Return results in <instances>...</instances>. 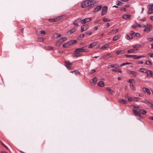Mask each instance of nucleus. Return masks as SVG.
<instances>
[{"instance_id": "14", "label": "nucleus", "mask_w": 153, "mask_h": 153, "mask_svg": "<svg viewBox=\"0 0 153 153\" xmlns=\"http://www.w3.org/2000/svg\"><path fill=\"white\" fill-rule=\"evenodd\" d=\"M106 90L111 95L113 94L115 92L114 91L112 90L109 87H107L106 88Z\"/></svg>"}, {"instance_id": "1", "label": "nucleus", "mask_w": 153, "mask_h": 153, "mask_svg": "<svg viewBox=\"0 0 153 153\" xmlns=\"http://www.w3.org/2000/svg\"><path fill=\"white\" fill-rule=\"evenodd\" d=\"M96 3V2L94 0H87L82 3L81 7L82 8H85L89 6L94 4Z\"/></svg>"}, {"instance_id": "57", "label": "nucleus", "mask_w": 153, "mask_h": 153, "mask_svg": "<svg viewBox=\"0 0 153 153\" xmlns=\"http://www.w3.org/2000/svg\"><path fill=\"white\" fill-rule=\"evenodd\" d=\"M148 54L151 57H153V53H149Z\"/></svg>"}, {"instance_id": "20", "label": "nucleus", "mask_w": 153, "mask_h": 153, "mask_svg": "<svg viewBox=\"0 0 153 153\" xmlns=\"http://www.w3.org/2000/svg\"><path fill=\"white\" fill-rule=\"evenodd\" d=\"M147 76L149 77H151L152 74V72L150 70H149L147 72Z\"/></svg>"}, {"instance_id": "61", "label": "nucleus", "mask_w": 153, "mask_h": 153, "mask_svg": "<svg viewBox=\"0 0 153 153\" xmlns=\"http://www.w3.org/2000/svg\"><path fill=\"white\" fill-rule=\"evenodd\" d=\"M134 33L135 32L134 31H131L130 33V35H131V36H132L133 35H134Z\"/></svg>"}, {"instance_id": "63", "label": "nucleus", "mask_w": 153, "mask_h": 153, "mask_svg": "<svg viewBox=\"0 0 153 153\" xmlns=\"http://www.w3.org/2000/svg\"><path fill=\"white\" fill-rule=\"evenodd\" d=\"M121 3H122V2H121L120 1H118L117 5H118V6L121 5Z\"/></svg>"}, {"instance_id": "24", "label": "nucleus", "mask_w": 153, "mask_h": 153, "mask_svg": "<svg viewBox=\"0 0 153 153\" xmlns=\"http://www.w3.org/2000/svg\"><path fill=\"white\" fill-rule=\"evenodd\" d=\"M138 49H129L128 50L127 52L128 53H131L134 52L138 50Z\"/></svg>"}, {"instance_id": "23", "label": "nucleus", "mask_w": 153, "mask_h": 153, "mask_svg": "<svg viewBox=\"0 0 153 153\" xmlns=\"http://www.w3.org/2000/svg\"><path fill=\"white\" fill-rule=\"evenodd\" d=\"M98 86L100 87H103L105 84L104 82L103 81H100L97 84Z\"/></svg>"}, {"instance_id": "47", "label": "nucleus", "mask_w": 153, "mask_h": 153, "mask_svg": "<svg viewBox=\"0 0 153 153\" xmlns=\"http://www.w3.org/2000/svg\"><path fill=\"white\" fill-rule=\"evenodd\" d=\"M152 7H153V4H150L147 6V7L148 8H152Z\"/></svg>"}, {"instance_id": "18", "label": "nucleus", "mask_w": 153, "mask_h": 153, "mask_svg": "<svg viewBox=\"0 0 153 153\" xmlns=\"http://www.w3.org/2000/svg\"><path fill=\"white\" fill-rule=\"evenodd\" d=\"M65 66L67 68H69V67L71 66L72 65V63L68 61H66L65 62Z\"/></svg>"}, {"instance_id": "54", "label": "nucleus", "mask_w": 153, "mask_h": 153, "mask_svg": "<svg viewBox=\"0 0 153 153\" xmlns=\"http://www.w3.org/2000/svg\"><path fill=\"white\" fill-rule=\"evenodd\" d=\"M51 22H55L54 19H48Z\"/></svg>"}, {"instance_id": "50", "label": "nucleus", "mask_w": 153, "mask_h": 153, "mask_svg": "<svg viewBox=\"0 0 153 153\" xmlns=\"http://www.w3.org/2000/svg\"><path fill=\"white\" fill-rule=\"evenodd\" d=\"M135 35L137 38H140V34L139 33H136L135 34Z\"/></svg>"}, {"instance_id": "17", "label": "nucleus", "mask_w": 153, "mask_h": 153, "mask_svg": "<svg viewBox=\"0 0 153 153\" xmlns=\"http://www.w3.org/2000/svg\"><path fill=\"white\" fill-rule=\"evenodd\" d=\"M126 52L125 50H118L116 51V53L118 55H120L123 54Z\"/></svg>"}, {"instance_id": "41", "label": "nucleus", "mask_w": 153, "mask_h": 153, "mask_svg": "<svg viewBox=\"0 0 153 153\" xmlns=\"http://www.w3.org/2000/svg\"><path fill=\"white\" fill-rule=\"evenodd\" d=\"M133 113L135 114L136 115L138 116V114H139V113L138 112L137 110H133Z\"/></svg>"}, {"instance_id": "6", "label": "nucleus", "mask_w": 153, "mask_h": 153, "mask_svg": "<svg viewBox=\"0 0 153 153\" xmlns=\"http://www.w3.org/2000/svg\"><path fill=\"white\" fill-rule=\"evenodd\" d=\"M91 20L92 19L91 18H86L81 20V23L84 24Z\"/></svg>"}, {"instance_id": "37", "label": "nucleus", "mask_w": 153, "mask_h": 153, "mask_svg": "<svg viewBox=\"0 0 153 153\" xmlns=\"http://www.w3.org/2000/svg\"><path fill=\"white\" fill-rule=\"evenodd\" d=\"M43 41V39L42 37L39 38L37 39V41L38 42H42Z\"/></svg>"}, {"instance_id": "11", "label": "nucleus", "mask_w": 153, "mask_h": 153, "mask_svg": "<svg viewBox=\"0 0 153 153\" xmlns=\"http://www.w3.org/2000/svg\"><path fill=\"white\" fill-rule=\"evenodd\" d=\"M142 90L144 92L147 93L149 95L151 94V92L148 88H144L142 89Z\"/></svg>"}, {"instance_id": "10", "label": "nucleus", "mask_w": 153, "mask_h": 153, "mask_svg": "<svg viewBox=\"0 0 153 153\" xmlns=\"http://www.w3.org/2000/svg\"><path fill=\"white\" fill-rule=\"evenodd\" d=\"M110 54L108 53L104 56H103L102 57H101L100 59H109L110 57H111V56H110Z\"/></svg>"}, {"instance_id": "31", "label": "nucleus", "mask_w": 153, "mask_h": 153, "mask_svg": "<svg viewBox=\"0 0 153 153\" xmlns=\"http://www.w3.org/2000/svg\"><path fill=\"white\" fill-rule=\"evenodd\" d=\"M145 64L146 65H152V63L149 60H148L145 62Z\"/></svg>"}, {"instance_id": "60", "label": "nucleus", "mask_w": 153, "mask_h": 153, "mask_svg": "<svg viewBox=\"0 0 153 153\" xmlns=\"http://www.w3.org/2000/svg\"><path fill=\"white\" fill-rule=\"evenodd\" d=\"M68 44H69V46L70 45H73V44L72 43V42H71V40L68 41Z\"/></svg>"}, {"instance_id": "53", "label": "nucleus", "mask_w": 153, "mask_h": 153, "mask_svg": "<svg viewBox=\"0 0 153 153\" xmlns=\"http://www.w3.org/2000/svg\"><path fill=\"white\" fill-rule=\"evenodd\" d=\"M133 100L134 101H137L138 100V98L137 97H135L134 98Z\"/></svg>"}, {"instance_id": "48", "label": "nucleus", "mask_w": 153, "mask_h": 153, "mask_svg": "<svg viewBox=\"0 0 153 153\" xmlns=\"http://www.w3.org/2000/svg\"><path fill=\"white\" fill-rule=\"evenodd\" d=\"M143 31L145 32L148 33L149 32H150L151 30H148V29L146 28L144 29Z\"/></svg>"}, {"instance_id": "43", "label": "nucleus", "mask_w": 153, "mask_h": 153, "mask_svg": "<svg viewBox=\"0 0 153 153\" xmlns=\"http://www.w3.org/2000/svg\"><path fill=\"white\" fill-rule=\"evenodd\" d=\"M118 31V30L117 29L115 30H113L111 33L112 34H114V33H117Z\"/></svg>"}, {"instance_id": "56", "label": "nucleus", "mask_w": 153, "mask_h": 153, "mask_svg": "<svg viewBox=\"0 0 153 153\" xmlns=\"http://www.w3.org/2000/svg\"><path fill=\"white\" fill-rule=\"evenodd\" d=\"M96 71V70H92L89 73L90 74H92L93 73H94Z\"/></svg>"}, {"instance_id": "27", "label": "nucleus", "mask_w": 153, "mask_h": 153, "mask_svg": "<svg viewBox=\"0 0 153 153\" xmlns=\"http://www.w3.org/2000/svg\"><path fill=\"white\" fill-rule=\"evenodd\" d=\"M132 27L133 28H135L137 27H141V25L138 23H136V25H132Z\"/></svg>"}, {"instance_id": "44", "label": "nucleus", "mask_w": 153, "mask_h": 153, "mask_svg": "<svg viewBox=\"0 0 153 153\" xmlns=\"http://www.w3.org/2000/svg\"><path fill=\"white\" fill-rule=\"evenodd\" d=\"M136 56V55H125V56L127 57H134Z\"/></svg>"}, {"instance_id": "30", "label": "nucleus", "mask_w": 153, "mask_h": 153, "mask_svg": "<svg viewBox=\"0 0 153 153\" xmlns=\"http://www.w3.org/2000/svg\"><path fill=\"white\" fill-rule=\"evenodd\" d=\"M149 9L148 13L149 14H152L153 13V8H149Z\"/></svg>"}, {"instance_id": "32", "label": "nucleus", "mask_w": 153, "mask_h": 153, "mask_svg": "<svg viewBox=\"0 0 153 153\" xmlns=\"http://www.w3.org/2000/svg\"><path fill=\"white\" fill-rule=\"evenodd\" d=\"M97 77H95L92 80V81L91 82L92 83H93L94 84H95L96 83L97 81Z\"/></svg>"}, {"instance_id": "62", "label": "nucleus", "mask_w": 153, "mask_h": 153, "mask_svg": "<svg viewBox=\"0 0 153 153\" xmlns=\"http://www.w3.org/2000/svg\"><path fill=\"white\" fill-rule=\"evenodd\" d=\"M145 70V69L143 68H141L140 69V71L141 72L143 73L144 72V70Z\"/></svg>"}, {"instance_id": "26", "label": "nucleus", "mask_w": 153, "mask_h": 153, "mask_svg": "<svg viewBox=\"0 0 153 153\" xmlns=\"http://www.w3.org/2000/svg\"><path fill=\"white\" fill-rule=\"evenodd\" d=\"M82 55V54L79 52H75L74 53V56L77 57L81 56Z\"/></svg>"}, {"instance_id": "4", "label": "nucleus", "mask_w": 153, "mask_h": 153, "mask_svg": "<svg viewBox=\"0 0 153 153\" xmlns=\"http://www.w3.org/2000/svg\"><path fill=\"white\" fill-rule=\"evenodd\" d=\"M128 72L129 74L133 75L132 76V77H136L137 76L136 75L137 74V72L136 71H128Z\"/></svg>"}, {"instance_id": "59", "label": "nucleus", "mask_w": 153, "mask_h": 153, "mask_svg": "<svg viewBox=\"0 0 153 153\" xmlns=\"http://www.w3.org/2000/svg\"><path fill=\"white\" fill-rule=\"evenodd\" d=\"M40 33L41 34H45V32L44 30H42L40 31Z\"/></svg>"}, {"instance_id": "38", "label": "nucleus", "mask_w": 153, "mask_h": 153, "mask_svg": "<svg viewBox=\"0 0 153 153\" xmlns=\"http://www.w3.org/2000/svg\"><path fill=\"white\" fill-rule=\"evenodd\" d=\"M69 44H68V42L66 43H65L63 45V46L64 47V48H68V47L69 46Z\"/></svg>"}, {"instance_id": "19", "label": "nucleus", "mask_w": 153, "mask_h": 153, "mask_svg": "<svg viewBox=\"0 0 153 153\" xmlns=\"http://www.w3.org/2000/svg\"><path fill=\"white\" fill-rule=\"evenodd\" d=\"M146 27L148 30H151L152 29V26L151 24H148L147 25Z\"/></svg>"}, {"instance_id": "9", "label": "nucleus", "mask_w": 153, "mask_h": 153, "mask_svg": "<svg viewBox=\"0 0 153 153\" xmlns=\"http://www.w3.org/2000/svg\"><path fill=\"white\" fill-rule=\"evenodd\" d=\"M88 27V26H87L86 25H82L81 27V32H82L86 30Z\"/></svg>"}, {"instance_id": "64", "label": "nucleus", "mask_w": 153, "mask_h": 153, "mask_svg": "<svg viewBox=\"0 0 153 153\" xmlns=\"http://www.w3.org/2000/svg\"><path fill=\"white\" fill-rule=\"evenodd\" d=\"M126 38L128 40H129L131 39L130 37L129 36L128 34H127V35H126Z\"/></svg>"}, {"instance_id": "29", "label": "nucleus", "mask_w": 153, "mask_h": 153, "mask_svg": "<svg viewBox=\"0 0 153 153\" xmlns=\"http://www.w3.org/2000/svg\"><path fill=\"white\" fill-rule=\"evenodd\" d=\"M45 49L48 50H51L53 49V48L51 46H47L45 47Z\"/></svg>"}, {"instance_id": "15", "label": "nucleus", "mask_w": 153, "mask_h": 153, "mask_svg": "<svg viewBox=\"0 0 153 153\" xmlns=\"http://www.w3.org/2000/svg\"><path fill=\"white\" fill-rule=\"evenodd\" d=\"M131 17V15L129 14H125L123 15L122 18L125 19H128Z\"/></svg>"}, {"instance_id": "12", "label": "nucleus", "mask_w": 153, "mask_h": 153, "mask_svg": "<svg viewBox=\"0 0 153 153\" xmlns=\"http://www.w3.org/2000/svg\"><path fill=\"white\" fill-rule=\"evenodd\" d=\"M63 42V40H62L60 39H59L57 42L56 44V46H58L60 45Z\"/></svg>"}, {"instance_id": "5", "label": "nucleus", "mask_w": 153, "mask_h": 153, "mask_svg": "<svg viewBox=\"0 0 153 153\" xmlns=\"http://www.w3.org/2000/svg\"><path fill=\"white\" fill-rule=\"evenodd\" d=\"M65 15H62L55 18L54 19L55 22H58L60 19L65 17Z\"/></svg>"}, {"instance_id": "45", "label": "nucleus", "mask_w": 153, "mask_h": 153, "mask_svg": "<svg viewBox=\"0 0 153 153\" xmlns=\"http://www.w3.org/2000/svg\"><path fill=\"white\" fill-rule=\"evenodd\" d=\"M145 57V56L144 55H141L137 56H135V57L134 58L135 59H139L141 57Z\"/></svg>"}, {"instance_id": "55", "label": "nucleus", "mask_w": 153, "mask_h": 153, "mask_svg": "<svg viewBox=\"0 0 153 153\" xmlns=\"http://www.w3.org/2000/svg\"><path fill=\"white\" fill-rule=\"evenodd\" d=\"M71 42H72V43L73 44L76 43V42H77V41L76 40H71Z\"/></svg>"}, {"instance_id": "34", "label": "nucleus", "mask_w": 153, "mask_h": 153, "mask_svg": "<svg viewBox=\"0 0 153 153\" xmlns=\"http://www.w3.org/2000/svg\"><path fill=\"white\" fill-rule=\"evenodd\" d=\"M116 65V64H111L108 65L107 67L108 69H109L114 67Z\"/></svg>"}, {"instance_id": "39", "label": "nucleus", "mask_w": 153, "mask_h": 153, "mask_svg": "<svg viewBox=\"0 0 153 153\" xmlns=\"http://www.w3.org/2000/svg\"><path fill=\"white\" fill-rule=\"evenodd\" d=\"M70 72L72 73L74 72V73L76 74V75H77L78 74H80V72L78 71H76V70L73 71H71Z\"/></svg>"}, {"instance_id": "58", "label": "nucleus", "mask_w": 153, "mask_h": 153, "mask_svg": "<svg viewBox=\"0 0 153 153\" xmlns=\"http://www.w3.org/2000/svg\"><path fill=\"white\" fill-rule=\"evenodd\" d=\"M143 62L142 61H138L137 62V63L139 64H143Z\"/></svg>"}, {"instance_id": "28", "label": "nucleus", "mask_w": 153, "mask_h": 153, "mask_svg": "<svg viewBox=\"0 0 153 153\" xmlns=\"http://www.w3.org/2000/svg\"><path fill=\"white\" fill-rule=\"evenodd\" d=\"M109 47V45L108 44H105L102 46L101 48V49H103Z\"/></svg>"}, {"instance_id": "16", "label": "nucleus", "mask_w": 153, "mask_h": 153, "mask_svg": "<svg viewBox=\"0 0 153 153\" xmlns=\"http://www.w3.org/2000/svg\"><path fill=\"white\" fill-rule=\"evenodd\" d=\"M101 8H102V6H97L94 9V10L93 11V12H97L98 11L100 10L101 9Z\"/></svg>"}, {"instance_id": "2", "label": "nucleus", "mask_w": 153, "mask_h": 153, "mask_svg": "<svg viewBox=\"0 0 153 153\" xmlns=\"http://www.w3.org/2000/svg\"><path fill=\"white\" fill-rule=\"evenodd\" d=\"M85 47H83L82 48H76L75 50V52H87L88 51V50L87 49H85L84 48H85Z\"/></svg>"}, {"instance_id": "40", "label": "nucleus", "mask_w": 153, "mask_h": 153, "mask_svg": "<svg viewBox=\"0 0 153 153\" xmlns=\"http://www.w3.org/2000/svg\"><path fill=\"white\" fill-rule=\"evenodd\" d=\"M120 37L118 36H116L113 37V40L114 41H116Z\"/></svg>"}, {"instance_id": "36", "label": "nucleus", "mask_w": 153, "mask_h": 153, "mask_svg": "<svg viewBox=\"0 0 153 153\" xmlns=\"http://www.w3.org/2000/svg\"><path fill=\"white\" fill-rule=\"evenodd\" d=\"M131 88L133 91H135V87L134 85L132 84H130V85Z\"/></svg>"}, {"instance_id": "46", "label": "nucleus", "mask_w": 153, "mask_h": 153, "mask_svg": "<svg viewBox=\"0 0 153 153\" xmlns=\"http://www.w3.org/2000/svg\"><path fill=\"white\" fill-rule=\"evenodd\" d=\"M0 143L1 144L4 146L5 148L9 150L8 148L2 142L0 141Z\"/></svg>"}, {"instance_id": "25", "label": "nucleus", "mask_w": 153, "mask_h": 153, "mask_svg": "<svg viewBox=\"0 0 153 153\" xmlns=\"http://www.w3.org/2000/svg\"><path fill=\"white\" fill-rule=\"evenodd\" d=\"M102 20L103 22H109L111 21V20L106 17H104L102 19Z\"/></svg>"}, {"instance_id": "8", "label": "nucleus", "mask_w": 153, "mask_h": 153, "mask_svg": "<svg viewBox=\"0 0 153 153\" xmlns=\"http://www.w3.org/2000/svg\"><path fill=\"white\" fill-rule=\"evenodd\" d=\"M98 43V41L93 42L91 43L88 46V48H92L96 46Z\"/></svg>"}, {"instance_id": "7", "label": "nucleus", "mask_w": 153, "mask_h": 153, "mask_svg": "<svg viewBox=\"0 0 153 153\" xmlns=\"http://www.w3.org/2000/svg\"><path fill=\"white\" fill-rule=\"evenodd\" d=\"M80 22L81 23V19L80 18H78L75 21L73 24L75 26H78V24Z\"/></svg>"}, {"instance_id": "21", "label": "nucleus", "mask_w": 153, "mask_h": 153, "mask_svg": "<svg viewBox=\"0 0 153 153\" xmlns=\"http://www.w3.org/2000/svg\"><path fill=\"white\" fill-rule=\"evenodd\" d=\"M76 30V28H72V29H71L70 30L68 31V33L69 35H71V34H72Z\"/></svg>"}, {"instance_id": "22", "label": "nucleus", "mask_w": 153, "mask_h": 153, "mask_svg": "<svg viewBox=\"0 0 153 153\" xmlns=\"http://www.w3.org/2000/svg\"><path fill=\"white\" fill-rule=\"evenodd\" d=\"M139 111L140 113L143 115L147 113L146 111L143 109L139 110Z\"/></svg>"}, {"instance_id": "49", "label": "nucleus", "mask_w": 153, "mask_h": 153, "mask_svg": "<svg viewBox=\"0 0 153 153\" xmlns=\"http://www.w3.org/2000/svg\"><path fill=\"white\" fill-rule=\"evenodd\" d=\"M85 33L86 34L88 35H91L92 34V33L90 31H87L85 32Z\"/></svg>"}, {"instance_id": "35", "label": "nucleus", "mask_w": 153, "mask_h": 153, "mask_svg": "<svg viewBox=\"0 0 153 153\" xmlns=\"http://www.w3.org/2000/svg\"><path fill=\"white\" fill-rule=\"evenodd\" d=\"M128 82L130 83H135L136 81L133 79H130L128 80Z\"/></svg>"}, {"instance_id": "51", "label": "nucleus", "mask_w": 153, "mask_h": 153, "mask_svg": "<svg viewBox=\"0 0 153 153\" xmlns=\"http://www.w3.org/2000/svg\"><path fill=\"white\" fill-rule=\"evenodd\" d=\"M142 102H144V103L147 104V105L149 103V101L148 100H144Z\"/></svg>"}, {"instance_id": "33", "label": "nucleus", "mask_w": 153, "mask_h": 153, "mask_svg": "<svg viewBox=\"0 0 153 153\" xmlns=\"http://www.w3.org/2000/svg\"><path fill=\"white\" fill-rule=\"evenodd\" d=\"M119 102L121 103L122 104H126V101L124 99H122L119 101Z\"/></svg>"}, {"instance_id": "42", "label": "nucleus", "mask_w": 153, "mask_h": 153, "mask_svg": "<svg viewBox=\"0 0 153 153\" xmlns=\"http://www.w3.org/2000/svg\"><path fill=\"white\" fill-rule=\"evenodd\" d=\"M84 36V34H81L79 36V37H78V39H81L82 38H83V37Z\"/></svg>"}, {"instance_id": "52", "label": "nucleus", "mask_w": 153, "mask_h": 153, "mask_svg": "<svg viewBox=\"0 0 153 153\" xmlns=\"http://www.w3.org/2000/svg\"><path fill=\"white\" fill-rule=\"evenodd\" d=\"M148 105L149 106H150V107H152V108H153V104H152V103L151 102H149V103L147 105Z\"/></svg>"}, {"instance_id": "13", "label": "nucleus", "mask_w": 153, "mask_h": 153, "mask_svg": "<svg viewBox=\"0 0 153 153\" xmlns=\"http://www.w3.org/2000/svg\"><path fill=\"white\" fill-rule=\"evenodd\" d=\"M62 36L59 33H55L53 34L52 37L53 39L58 38L59 37H61Z\"/></svg>"}, {"instance_id": "3", "label": "nucleus", "mask_w": 153, "mask_h": 153, "mask_svg": "<svg viewBox=\"0 0 153 153\" xmlns=\"http://www.w3.org/2000/svg\"><path fill=\"white\" fill-rule=\"evenodd\" d=\"M107 7L106 6H105L102 7L101 13L102 16H103L107 13Z\"/></svg>"}]
</instances>
